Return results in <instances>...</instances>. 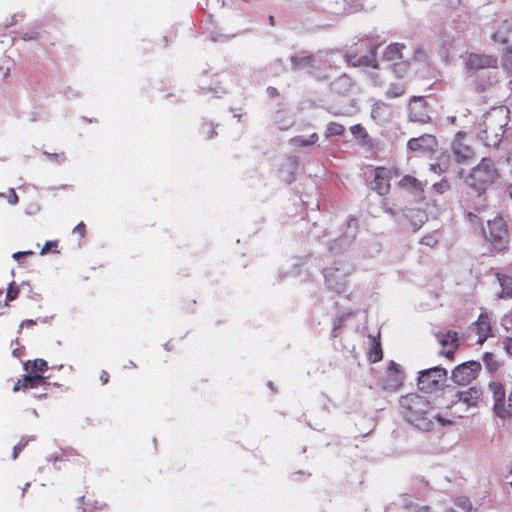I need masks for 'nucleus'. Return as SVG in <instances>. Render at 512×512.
Here are the masks:
<instances>
[{
  "mask_svg": "<svg viewBox=\"0 0 512 512\" xmlns=\"http://www.w3.org/2000/svg\"><path fill=\"white\" fill-rule=\"evenodd\" d=\"M400 405L406 419L421 430L428 431L432 428L433 422L431 418H437L442 425L450 424V421L433 415L430 403L420 395L408 394L403 396L400 399Z\"/></svg>",
  "mask_w": 512,
  "mask_h": 512,
  "instance_id": "1",
  "label": "nucleus"
},
{
  "mask_svg": "<svg viewBox=\"0 0 512 512\" xmlns=\"http://www.w3.org/2000/svg\"><path fill=\"white\" fill-rule=\"evenodd\" d=\"M508 108L501 106L491 109L484 116L478 137L488 147H497L502 141L509 120Z\"/></svg>",
  "mask_w": 512,
  "mask_h": 512,
  "instance_id": "2",
  "label": "nucleus"
},
{
  "mask_svg": "<svg viewBox=\"0 0 512 512\" xmlns=\"http://www.w3.org/2000/svg\"><path fill=\"white\" fill-rule=\"evenodd\" d=\"M482 233L485 241L490 245V248L495 251H502L507 248L509 244V234L507 224L501 217H496L487 222V227L483 228Z\"/></svg>",
  "mask_w": 512,
  "mask_h": 512,
  "instance_id": "3",
  "label": "nucleus"
},
{
  "mask_svg": "<svg viewBox=\"0 0 512 512\" xmlns=\"http://www.w3.org/2000/svg\"><path fill=\"white\" fill-rule=\"evenodd\" d=\"M489 391L493 399V413L502 420L512 418V391L506 398L505 389L500 382H490Z\"/></svg>",
  "mask_w": 512,
  "mask_h": 512,
  "instance_id": "4",
  "label": "nucleus"
},
{
  "mask_svg": "<svg viewBox=\"0 0 512 512\" xmlns=\"http://www.w3.org/2000/svg\"><path fill=\"white\" fill-rule=\"evenodd\" d=\"M496 169L490 159L484 158L472 169L468 176V183L476 190H484L496 178Z\"/></svg>",
  "mask_w": 512,
  "mask_h": 512,
  "instance_id": "5",
  "label": "nucleus"
},
{
  "mask_svg": "<svg viewBox=\"0 0 512 512\" xmlns=\"http://www.w3.org/2000/svg\"><path fill=\"white\" fill-rule=\"evenodd\" d=\"M447 380V371L444 368L433 367L419 372L418 388L425 393L436 392L441 389Z\"/></svg>",
  "mask_w": 512,
  "mask_h": 512,
  "instance_id": "6",
  "label": "nucleus"
},
{
  "mask_svg": "<svg viewBox=\"0 0 512 512\" xmlns=\"http://www.w3.org/2000/svg\"><path fill=\"white\" fill-rule=\"evenodd\" d=\"M480 370L479 362L467 361L453 369L451 379L458 385H467L477 377Z\"/></svg>",
  "mask_w": 512,
  "mask_h": 512,
  "instance_id": "7",
  "label": "nucleus"
},
{
  "mask_svg": "<svg viewBox=\"0 0 512 512\" xmlns=\"http://www.w3.org/2000/svg\"><path fill=\"white\" fill-rule=\"evenodd\" d=\"M451 151L456 162L466 163L474 157L473 148L468 144L466 133L459 131L451 143Z\"/></svg>",
  "mask_w": 512,
  "mask_h": 512,
  "instance_id": "8",
  "label": "nucleus"
},
{
  "mask_svg": "<svg viewBox=\"0 0 512 512\" xmlns=\"http://www.w3.org/2000/svg\"><path fill=\"white\" fill-rule=\"evenodd\" d=\"M438 343L443 347L440 351L442 356L452 359L456 350L459 348V338L456 331L448 330L435 334Z\"/></svg>",
  "mask_w": 512,
  "mask_h": 512,
  "instance_id": "9",
  "label": "nucleus"
},
{
  "mask_svg": "<svg viewBox=\"0 0 512 512\" xmlns=\"http://www.w3.org/2000/svg\"><path fill=\"white\" fill-rule=\"evenodd\" d=\"M409 118L414 122L425 123L430 119L426 101L422 97H413L409 103Z\"/></svg>",
  "mask_w": 512,
  "mask_h": 512,
  "instance_id": "10",
  "label": "nucleus"
},
{
  "mask_svg": "<svg viewBox=\"0 0 512 512\" xmlns=\"http://www.w3.org/2000/svg\"><path fill=\"white\" fill-rule=\"evenodd\" d=\"M392 175L393 171L391 169L385 167L376 168L372 188L380 195L387 194L390 189V179Z\"/></svg>",
  "mask_w": 512,
  "mask_h": 512,
  "instance_id": "11",
  "label": "nucleus"
},
{
  "mask_svg": "<svg viewBox=\"0 0 512 512\" xmlns=\"http://www.w3.org/2000/svg\"><path fill=\"white\" fill-rule=\"evenodd\" d=\"M497 58L492 55L471 53L466 61V66L471 70L494 68L497 66Z\"/></svg>",
  "mask_w": 512,
  "mask_h": 512,
  "instance_id": "12",
  "label": "nucleus"
},
{
  "mask_svg": "<svg viewBox=\"0 0 512 512\" xmlns=\"http://www.w3.org/2000/svg\"><path fill=\"white\" fill-rule=\"evenodd\" d=\"M437 145V140L433 135L425 134L417 138H411L407 146L410 150L419 152V153H426L433 151Z\"/></svg>",
  "mask_w": 512,
  "mask_h": 512,
  "instance_id": "13",
  "label": "nucleus"
},
{
  "mask_svg": "<svg viewBox=\"0 0 512 512\" xmlns=\"http://www.w3.org/2000/svg\"><path fill=\"white\" fill-rule=\"evenodd\" d=\"M403 379L402 371L397 364L392 362L386 371V376L383 380V388L385 390L395 391L402 386Z\"/></svg>",
  "mask_w": 512,
  "mask_h": 512,
  "instance_id": "14",
  "label": "nucleus"
},
{
  "mask_svg": "<svg viewBox=\"0 0 512 512\" xmlns=\"http://www.w3.org/2000/svg\"><path fill=\"white\" fill-rule=\"evenodd\" d=\"M482 398V392L477 387H469L466 390L458 391L452 403H463L468 407H476Z\"/></svg>",
  "mask_w": 512,
  "mask_h": 512,
  "instance_id": "15",
  "label": "nucleus"
},
{
  "mask_svg": "<svg viewBox=\"0 0 512 512\" xmlns=\"http://www.w3.org/2000/svg\"><path fill=\"white\" fill-rule=\"evenodd\" d=\"M376 46L371 45L368 47L369 54L363 56L347 54V60L352 63L354 67H371L377 69L379 67L376 59Z\"/></svg>",
  "mask_w": 512,
  "mask_h": 512,
  "instance_id": "16",
  "label": "nucleus"
},
{
  "mask_svg": "<svg viewBox=\"0 0 512 512\" xmlns=\"http://www.w3.org/2000/svg\"><path fill=\"white\" fill-rule=\"evenodd\" d=\"M46 383V378L40 374H25L21 379H18L13 387L14 392L25 391L27 389L37 388L43 386Z\"/></svg>",
  "mask_w": 512,
  "mask_h": 512,
  "instance_id": "17",
  "label": "nucleus"
},
{
  "mask_svg": "<svg viewBox=\"0 0 512 512\" xmlns=\"http://www.w3.org/2000/svg\"><path fill=\"white\" fill-rule=\"evenodd\" d=\"M473 326L476 334L478 335L477 343L482 344L491 335L492 331L488 315L480 314Z\"/></svg>",
  "mask_w": 512,
  "mask_h": 512,
  "instance_id": "18",
  "label": "nucleus"
},
{
  "mask_svg": "<svg viewBox=\"0 0 512 512\" xmlns=\"http://www.w3.org/2000/svg\"><path fill=\"white\" fill-rule=\"evenodd\" d=\"M404 44L393 43L386 47L383 53V59L388 62L398 63L402 60Z\"/></svg>",
  "mask_w": 512,
  "mask_h": 512,
  "instance_id": "19",
  "label": "nucleus"
},
{
  "mask_svg": "<svg viewBox=\"0 0 512 512\" xmlns=\"http://www.w3.org/2000/svg\"><path fill=\"white\" fill-rule=\"evenodd\" d=\"M492 39L501 44H507L512 41V22H504L499 30L492 36Z\"/></svg>",
  "mask_w": 512,
  "mask_h": 512,
  "instance_id": "20",
  "label": "nucleus"
},
{
  "mask_svg": "<svg viewBox=\"0 0 512 512\" xmlns=\"http://www.w3.org/2000/svg\"><path fill=\"white\" fill-rule=\"evenodd\" d=\"M398 185L400 188L411 192H422L424 189V184L417 178L410 175L402 177Z\"/></svg>",
  "mask_w": 512,
  "mask_h": 512,
  "instance_id": "21",
  "label": "nucleus"
},
{
  "mask_svg": "<svg viewBox=\"0 0 512 512\" xmlns=\"http://www.w3.org/2000/svg\"><path fill=\"white\" fill-rule=\"evenodd\" d=\"M48 369V364L43 359H35L33 361H27L24 363V370L26 373L39 374L43 373Z\"/></svg>",
  "mask_w": 512,
  "mask_h": 512,
  "instance_id": "22",
  "label": "nucleus"
},
{
  "mask_svg": "<svg viewBox=\"0 0 512 512\" xmlns=\"http://www.w3.org/2000/svg\"><path fill=\"white\" fill-rule=\"evenodd\" d=\"M498 280L502 287L501 297H512V278L503 276L499 277Z\"/></svg>",
  "mask_w": 512,
  "mask_h": 512,
  "instance_id": "23",
  "label": "nucleus"
},
{
  "mask_svg": "<svg viewBox=\"0 0 512 512\" xmlns=\"http://www.w3.org/2000/svg\"><path fill=\"white\" fill-rule=\"evenodd\" d=\"M392 68L397 77L403 78L407 75L409 63L406 61H400L398 63H394Z\"/></svg>",
  "mask_w": 512,
  "mask_h": 512,
  "instance_id": "24",
  "label": "nucleus"
},
{
  "mask_svg": "<svg viewBox=\"0 0 512 512\" xmlns=\"http://www.w3.org/2000/svg\"><path fill=\"white\" fill-rule=\"evenodd\" d=\"M317 138H318L317 135L314 133L309 137V139H303L302 137H295L291 141L296 146H308V145L315 143Z\"/></svg>",
  "mask_w": 512,
  "mask_h": 512,
  "instance_id": "25",
  "label": "nucleus"
},
{
  "mask_svg": "<svg viewBox=\"0 0 512 512\" xmlns=\"http://www.w3.org/2000/svg\"><path fill=\"white\" fill-rule=\"evenodd\" d=\"M369 359L372 362H378L382 359V351L378 343H374L369 351Z\"/></svg>",
  "mask_w": 512,
  "mask_h": 512,
  "instance_id": "26",
  "label": "nucleus"
},
{
  "mask_svg": "<svg viewBox=\"0 0 512 512\" xmlns=\"http://www.w3.org/2000/svg\"><path fill=\"white\" fill-rule=\"evenodd\" d=\"M405 92V87L402 84L391 85L387 90V95L390 97H399Z\"/></svg>",
  "mask_w": 512,
  "mask_h": 512,
  "instance_id": "27",
  "label": "nucleus"
},
{
  "mask_svg": "<svg viewBox=\"0 0 512 512\" xmlns=\"http://www.w3.org/2000/svg\"><path fill=\"white\" fill-rule=\"evenodd\" d=\"M433 189L437 193L443 194L450 189V184L446 179H442L441 181H439L433 185Z\"/></svg>",
  "mask_w": 512,
  "mask_h": 512,
  "instance_id": "28",
  "label": "nucleus"
},
{
  "mask_svg": "<svg viewBox=\"0 0 512 512\" xmlns=\"http://www.w3.org/2000/svg\"><path fill=\"white\" fill-rule=\"evenodd\" d=\"M328 133L330 135H341L344 132V127L337 123H332L328 126Z\"/></svg>",
  "mask_w": 512,
  "mask_h": 512,
  "instance_id": "29",
  "label": "nucleus"
},
{
  "mask_svg": "<svg viewBox=\"0 0 512 512\" xmlns=\"http://www.w3.org/2000/svg\"><path fill=\"white\" fill-rule=\"evenodd\" d=\"M484 362L489 370L494 371L497 369L498 365L493 359V355L490 353H486L484 356Z\"/></svg>",
  "mask_w": 512,
  "mask_h": 512,
  "instance_id": "30",
  "label": "nucleus"
},
{
  "mask_svg": "<svg viewBox=\"0 0 512 512\" xmlns=\"http://www.w3.org/2000/svg\"><path fill=\"white\" fill-rule=\"evenodd\" d=\"M18 292H19L18 288L14 287L13 283H11L7 290V295H6L7 299L15 300L18 296Z\"/></svg>",
  "mask_w": 512,
  "mask_h": 512,
  "instance_id": "31",
  "label": "nucleus"
},
{
  "mask_svg": "<svg viewBox=\"0 0 512 512\" xmlns=\"http://www.w3.org/2000/svg\"><path fill=\"white\" fill-rule=\"evenodd\" d=\"M430 169L437 174H442L447 170V167L442 166L441 164H432Z\"/></svg>",
  "mask_w": 512,
  "mask_h": 512,
  "instance_id": "32",
  "label": "nucleus"
},
{
  "mask_svg": "<svg viewBox=\"0 0 512 512\" xmlns=\"http://www.w3.org/2000/svg\"><path fill=\"white\" fill-rule=\"evenodd\" d=\"M73 231L75 233H78L81 237H84L86 231L85 224L83 222H80L75 226Z\"/></svg>",
  "mask_w": 512,
  "mask_h": 512,
  "instance_id": "33",
  "label": "nucleus"
},
{
  "mask_svg": "<svg viewBox=\"0 0 512 512\" xmlns=\"http://www.w3.org/2000/svg\"><path fill=\"white\" fill-rule=\"evenodd\" d=\"M421 242L427 246H434L437 240L433 236H425L422 238Z\"/></svg>",
  "mask_w": 512,
  "mask_h": 512,
  "instance_id": "34",
  "label": "nucleus"
},
{
  "mask_svg": "<svg viewBox=\"0 0 512 512\" xmlns=\"http://www.w3.org/2000/svg\"><path fill=\"white\" fill-rule=\"evenodd\" d=\"M311 61V58H303V59H298V58H292V63L295 65V67H299L302 65V63L304 62H310Z\"/></svg>",
  "mask_w": 512,
  "mask_h": 512,
  "instance_id": "35",
  "label": "nucleus"
},
{
  "mask_svg": "<svg viewBox=\"0 0 512 512\" xmlns=\"http://www.w3.org/2000/svg\"><path fill=\"white\" fill-rule=\"evenodd\" d=\"M25 447V443L22 444V443H19L18 445H16L13 449V458H17L18 456V453Z\"/></svg>",
  "mask_w": 512,
  "mask_h": 512,
  "instance_id": "36",
  "label": "nucleus"
},
{
  "mask_svg": "<svg viewBox=\"0 0 512 512\" xmlns=\"http://www.w3.org/2000/svg\"><path fill=\"white\" fill-rule=\"evenodd\" d=\"M505 349L506 351L512 355V338H507L505 341Z\"/></svg>",
  "mask_w": 512,
  "mask_h": 512,
  "instance_id": "37",
  "label": "nucleus"
},
{
  "mask_svg": "<svg viewBox=\"0 0 512 512\" xmlns=\"http://www.w3.org/2000/svg\"><path fill=\"white\" fill-rule=\"evenodd\" d=\"M52 245H53V246H56L57 244H56V242H50V241H49V242H47V243L45 244V246L42 248V250H41V254H42V255H43V254H45V253L50 249V247H51Z\"/></svg>",
  "mask_w": 512,
  "mask_h": 512,
  "instance_id": "38",
  "label": "nucleus"
},
{
  "mask_svg": "<svg viewBox=\"0 0 512 512\" xmlns=\"http://www.w3.org/2000/svg\"><path fill=\"white\" fill-rule=\"evenodd\" d=\"M108 379H109V375L107 372H102L101 376H100V380L103 384H106L108 382Z\"/></svg>",
  "mask_w": 512,
  "mask_h": 512,
  "instance_id": "39",
  "label": "nucleus"
},
{
  "mask_svg": "<svg viewBox=\"0 0 512 512\" xmlns=\"http://www.w3.org/2000/svg\"><path fill=\"white\" fill-rule=\"evenodd\" d=\"M12 193H13V196H12V199L9 201L11 204H17L18 202V196L16 195V193L14 192V190H12Z\"/></svg>",
  "mask_w": 512,
  "mask_h": 512,
  "instance_id": "40",
  "label": "nucleus"
},
{
  "mask_svg": "<svg viewBox=\"0 0 512 512\" xmlns=\"http://www.w3.org/2000/svg\"><path fill=\"white\" fill-rule=\"evenodd\" d=\"M26 253L27 252H16V253L13 254V258L14 259H18L20 256H22V255H24ZM28 253L30 254L31 252H28Z\"/></svg>",
  "mask_w": 512,
  "mask_h": 512,
  "instance_id": "41",
  "label": "nucleus"
},
{
  "mask_svg": "<svg viewBox=\"0 0 512 512\" xmlns=\"http://www.w3.org/2000/svg\"><path fill=\"white\" fill-rule=\"evenodd\" d=\"M379 110H380V107H379V106H377V107L373 108V110H372V116H373L374 118L377 116V114H378Z\"/></svg>",
  "mask_w": 512,
  "mask_h": 512,
  "instance_id": "42",
  "label": "nucleus"
},
{
  "mask_svg": "<svg viewBox=\"0 0 512 512\" xmlns=\"http://www.w3.org/2000/svg\"><path fill=\"white\" fill-rule=\"evenodd\" d=\"M420 512H431V511L429 510V508H423L422 510H420ZM442 512H453V511H451V510H444Z\"/></svg>",
  "mask_w": 512,
  "mask_h": 512,
  "instance_id": "43",
  "label": "nucleus"
},
{
  "mask_svg": "<svg viewBox=\"0 0 512 512\" xmlns=\"http://www.w3.org/2000/svg\"><path fill=\"white\" fill-rule=\"evenodd\" d=\"M24 324L32 325V324H33V321H32V320H27V321L23 322V323L21 324V326H23Z\"/></svg>",
  "mask_w": 512,
  "mask_h": 512,
  "instance_id": "44",
  "label": "nucleus"
},
{
  "mask_svg": "<svg viewBox=\"0 0 512 512\" xmlns=\"http://www.w3.org/2000/svg\"><path fill=\"white\" fill-rule=\"evenodd\" d=\"M455 120H456V117H455V116H453V117H451V118H450L451 123H455Z\"/></svg>",
  "mask_w": 512,
  "mask_h": 512,
  "instance_id": "45",
  "label": "nucleus"
},
{
  "mask_svg": "<svg viewBox=\"0 0 512 512\" xmlns=\"http://www.w3.org/2000/svg\"><path fill=\"white\" fill-rule=\"evenodd\" d=\"M508 53H512V46L507 48Z\"/></svg>",
  "mask_w": 512,
  "mask_h": 512,
  "instance_id": "46",
  "label": "nucleus"
},
{
  "mask_svg": "<svg viewBox=\"0 0 512 512\" xmlns=\"http://www.w3.org/2000/svg\"><path fill=\"white\" fill-rule=\"evenodd\" d=\"M273 20H274V18H273V16H271L270 17V22H271L272 25H273Z\"/></svg>",
  "mask_w": 512,
  "mask_h": 512,
  "instance_id": "47",
  "label": "nucleus"
},
{
  "mask_svg": "<svg viewBox=\"0 0 512 512\" xmlns=\"http://www.w3.org/2000/svg\"><path fill=\"white\" fill-rule=\"evenodd\" d=\"M470 509H471V505L469 503L468 506H467V511H469Z\"/></svg>",
  "mask_w": 512,
  "mask_h": 512,
  "instance_id": "48",
  "label": "nucleus"
},
{
  "mask_svg": "<svg viewBox=\"0 0 512 512\" xmlns=\"http://www.w3.org/2000/svg\"><path fill=\"white\" fill-rule=\"evenodd\" d=\"M511 485H512V482H511Z\"/></svg>",
  "mask_w": 512,
  "mask_h": 512,
  "instance_id": "49",
  "label": "nucleus"
}]
</instances>
